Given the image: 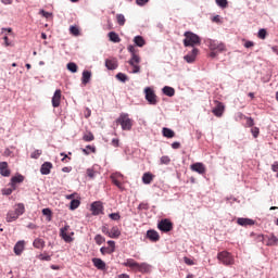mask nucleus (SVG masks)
Returning a JSON list of instances; mask_svg holds the SVG:
<instances>
[{
	"label": "nucleus",
	"mask_w": 278,
	"mask_h": 278,
	"mask_svg": "<svg viewBox=\"0 0 278 278\" xmlns=\"http://www.w3.org/2000/svg\"><path fill=\"white\" fill-rule=\"evenodd\" d=\"M268 35V33L266 31V29H264V28H262V29H260L258 30V38L261 39V40H266V36Z\"/></svg>",
	"instance_id": "45"
},
{
	"label": "nucleus",
	"mask_w": 278,
	"mask_h": 278,
	"mask_svg": "<svg viewBox=\"0 0 278 278\" xmlns=\"http://www.w3.org/2000/svg\"><path fill=\"white\" fill-rule=\"evenodd\" d=\"M62 101V90L56 89L52 97V106L60 108V102Z\"/></svg>",
	"instance_id": "13"
},
{
	"label": "nucleus",
	"mask_w": 278,
	"mask_h": 278,
	"mask_svg": "<svg viewBox=\"0 0 278 278\" xmlns=\"http://www.w3.org/2000/svg\"><path fill=\"white\" fill-rule=\"evenodd\" d=\"M153 181V174L151 173H144L142 176V182L146 184L147 186Z\"/></svg>",
	"instance_id": "32"
},
{
	"label": "nucleus",
	"mask_w": 278,
	"mask_h": 278,
	"mask_svg": "<svg viewBox=\"0 0 278 278\" xmlns=\"http://www.w3.org/2000/svg\"><path fill=\"white\" fill-rule=\"evenodd\" d=\"M206 45L211 51L208 54L210 58H217V55L223 53V51L226 49L225 43L214 39L206 40Z\"/></svg>",
	"instance_id": "1"
},
{
	"label": "nucleus",
	"mask_w": 278,
	"mask_h": 278,
	"mask_svg": "<svg viewBox=\"0 0 278 278\" xmlns=\"http://www.w3.org/2000/svg\"><path fill=\"white\" fill-rule=\"evenodd\" d=\"M137 210H140V211H142V210H149V204L142 202V203H140V204L138 205Z\"/></svg>",
	"instance_id": "59"
},
{
	"label": "nucleus",
	"mask_w": 278,
	"mask_h": 278,
	"mask_svg": "<svg viewBox=\"0 0 278 278\" xmlns=\"http://www.w3.org/2000/svg\"><path fill=\"white\" fill-rule=\"evenodd\" d=\"M87 177H89V179H94V177H97V172L92 168H87Z\"/></svg>",
	"instance_id": "46"
},
{
	"label": "nucleus",
	"mask_w": 278,
	"mask_h": 278,
	"mask_svg": "<svg viewBox=\"0 0 278 278\" xmlns=\"http://www.w3.org/2000/svg\"><path fill=\"white\" fill-rule=\"evenodd\" d=\"M109 218H111V220H118L121 218V214L119 213H111V214H109Z\"/></svg>",
	"instance_id": "55"
},
{
	"label": "nucleus",
	"mask_w": 278,
	"mask_h": 278,
	"mask_svg": "<svg viewBox=\"0 0 278 278\" xmlns=\"http://www.w3.org/2000/svg\"><path fill=\"white\" fill-rule=\"evenodd\" d=\"M244 225H249L250 227H252V225H255V220L250 219V218H244Z\"/></svg>",
	"instance_id": "61"
},
{
	"label": "nucleus",
	"mask_w": 278,
	"mask_h": 278,
	"mask_svg": "<svg viewBox=\"0 0 278 278\" xmlns=\"http://www.w3.org/2000/svg\"><path fill=\"white\" fill-rule=\"evenodd\" d=\"M161 164H170V157L168 155H164L161 157Z\"/></svg>",
	"instance_id": "56"
},
{
	"label": "nucleus",
	"mask_w": 278,
	"mask_h": 278,
	"mask_svg": "<svg viewBox=\"0 0 278 278\" xmlns=\"http://www.w3.org/2000/svg\"><path fill=\"white\" fill-rule=\"evenodd\" d=\"M271 170L274 173H278V161L274 162V164L271 165Z\"/></svg>",
	"instance_id": "64"
},
{
	"label": "nucleus",
	"mask_w": 278,
	"mask_h": 278,
	"mask_svg": "<svg viewBox=\"0 0 278 278\" xmlns=\"http://www.w3.org/2000/svg\"><path fill=\"white\" fill-rule=\"evenodd\" d=\"M51 168H53V163L51 162H45L40 167L41 175H50Z\"/></svg>",
	"instance_id": "17"
},
{
	"label": "nucleus",
	"mask_w": 278,
	"mask_h": 278,
	"mask_svg": "<svg viewBox=\"0 0 278 278\" xmlns=\"http://www.w3.org/2000/svg\"><path fill=\"white\" fill-rule=\"evenodd\" d=\"M108 36L111 42H121V37L116 34V31H110Z\"/></svg>",
	"instance_id": "27"
},
{
	"label": "nucleus",
	"mask_w": 278,
	"mask_h": 278,
	"mask_svg": "<svg viewBox=\"0 0 278 278\" xmlns=\"http://www.w3.org/2000/svg\"><path fill=\"white\" fill-rule=\"evenodd\" d=\"M90 151L91 153H97V148L94 146H87L83 149V153H85V155H90Z\"/></svg>",
	"instance_id": "38"
},
{
	"label": "nucleus",
	"mask_w": 278,
	"mask_h": 278,
	"mask_svg": "<svg viewBox=\"0 0 278 278\" xmlns=\"http://www.w3.org/2000/svg\"><path fill=\"white\" fill-rule=\"evenodd\" d=\"M242 118H244V114H242V112H237L235 114V121L240 122Z\"/></svg>",
	"instance_id": "57"
},
{
	"label": "nucleus",
	"mask_w": 278,
	"mask_h": 278,
	"mask_svg": "<svg viewBox=\"0 0 278 278\" xmlns=\"http://www.w3.org/2000/svg\"><path fill=\"white\" fill-rule=\"evenodd\" d=\"M185 264H187L188 266H194V261H192V258H188L185 257L184 258Z\"/></svg>",
	"instance_id": "60"
},
{
	"label": "nucleus",
	"mask_w": 278,
	"mask_h": 278,
	"mask_svg": "<svg viewBox=\"0 0 278 278\" xmlns=\"http://www.w3.org/2000/svg\"><path fill=\"white\" fill-rule=\"evenodd\" d=\"M70 31L71 34H73L74 36H79V28L77 26H71L70 27Z\"/></svg>",
	"instance_id": "52"
},
{
	"label": "nucleus",
	"mask_w": 278,
	"mask_h": 278,
	"mask_svg": "<svg viewBox=\"0 0 278 278\" xmlns=\"http://www.w3.org/2000/svg\"><path fill=\"white\" fill-rule=\"evenodd\" d=\"M162 132H163L164 138H175V131L170 128L164 127Z\"/></svg>",
	"instance_id": "29"
},
{
	"label": "nucleus",
	"mask_w": 278,
	"mask_h": 278,
	"mask_svg": "<svg viewBox=\"0 0 278 278\" xmlns=\"http://www.w3.org/2000/svg\"><path fill=\"white\" fill-rule=\"evenodd\" d=\"M134 42L137 47H142L143 45H147V42L144 41V38L140 35H137L135 38H134Z\"/></svg>",
	"instance_id": "33"
},
{
	"label": "nucleus",
	"mask_w": 278,
	"mask_h": 278,
	"mask_svg": "<svg viewBox=\"0 0 278 278\" xmlns=\"http://www.w3.org/2000/svg\"><path fill=\"white\" fill-rule=\"evenodd\" d=\"M90 79H92V72L85 70L83 72L81 84L86 86L87 84H90Z\"/></svg>",
	"instance_id": "20"
},
{
	"label": "nucleus",
	"mask_w": 278,
	"mask_h": 278,
	"mask_svg": "<svg viewBox=\"0 0 278 278\" xmlns=\"http://www.w3.org/2000/svg\"><path fill=\"white\" fill-rule=\"evenodd\" d=\"M70 228H71V226L65 225L63 228L60 229L61 238L64 240V242H67V243L73 242V237H71V235L66 233V231H68Z\"/></svg>",
	"instance_id": "10"
},
{
	"label": "nucleus",
	"mask_w": 278,
	"mask_h": 278,
	"mask_svg": "<svg viewBox=\"0 0 278 278\" xmlns=\"http://www.w3.org/2000/svg\"><path fill=\"white\" fill-rule=\"evenodd\" d=\"M35 249H42L45 247V241L41 238H37L33 242Z\"/></svg>",
	"instance_id": "35"
},
{
	"label": "nucleus",
	"mask_w": 278,
	"mask_h": 278,
	"mask_svg": "<svg viewBox=\"0 0 278 278\" xmlns=\"http://www.w3.org/2000/svg\"><path fill=\"white\" fill-rule=\"evenodd\" d=\"M83 140H85V142H92V140H94V135H92V132H89L83 137Z\"/></svg>",
	"instance_id": "47"
},
{
	"label": "nucleus",
	"mask_w": 278,
	"mask_h": 278,
	"mask_svg": "<svg viewBox=\"0 0 278 278\" xmlns=\"http://www.w3.org/2000/svg\"><path fill=\"white\" fill-rule=\"evenodd\" d=\"M91 262L98 270H105V263L103 262V260L93 257Z\"/></svg>",
	"instance_id": "21"
},
{
	"label": "nucleus",
	"mask_w": 278,
	"mask_h": 278,
	"mask_svg": "<svg viewBox=\"0 0 278 278\" xmlns=\"http://www.w3.org/2000/svg\"><path fill=\"white\" fill-rule=\"evenodd\" d=\"M131 66H132V73H134V74L140 73V65L134 64V65H131Z\"/></svg>",
	"instance_id": "63"
},
{
	"label": "nucleus",
	"mask_w": 278,
	"mask_h": 278,
	"mask_svg": "<svg viewBox=\"0 0 278 278\" xmlns=\"http://www.w3.org/2000/svg\"><path fill=\"white\" fill-rule=\"evenodd\" d=\"M257 238L260 242H264V240H266V247H277L278 244V238L275 235H269L266 237L258 235Z\"/></svg>",
	"instance_id": "6"
},
{
	"label": "nucleus",
	"mask_w": 278,
	"mask_h": 278,
	"mask_svg": "<svg viewBox=\"0 0 278 278\" xmlns=\"http://www.w3.org/2000/svg\"><path fill=\"white\" fill-rule=\"evenodd\" d=\"M79 205H81V201H79L77 199H73L70 202V210L73 212V211L77 210V207H79Z\"/></svg>",
	"instance_id": "34"
},
{
	"label": "nucleus",
	"mask_w": 278,
	"mask_h": 278,
	"mask_svg": "<svg viewBox=\"0 0 278 278\" xmlns=\"http://www.w3.org/2000/svg\"><path fill=\"white\" fill-rule=\"evenodd\" d=\"M123 266L136 270L138 267V262H136L134 258H128L126 262L123 263Z\"/></svg>",
	"instance_id": "23"
},
{
	"label": "nucleus",
	"mask_w": 278,
	"mask_h": 278,
	"mask_svg": "<svg viewBox=\"0 0 278 278\" xmlns=\"http://www.w3.org/2000/svg\"><path fill=\"white\" fill-rule=\"evenodd\" d=\"M111 181L112 184H114V186H116V188H118V190H121L123 192V190H125V187H123V184H121V181H118V179H116V175L112 174L111 175Z\"/></svg>",
	"instance_id": "25"
},
{
	"label": "nucleus",
	"mask_w": 278,
	"mask_h": 278,
	"mask_svg": "<svg viewBox=\"0 0 278 278\" xmlns=\"http://www.w3.org/2000/svg\"><path fill=\"white\" fill-rule=\"evenodd\" d=\"M116 20H117V24L118 25H121V26H123V25H125V22H126V20H125V15L124 14H117L116 15Z\"/></svg>",
	"instance_id": "41"
},
{
	"label": "nucleus",
	"mask_w": 278,
	"mask_h": 278,
	"mask_svg": "<svg viewBox=\"0 0 278 278\" xmlns=\"http://www.w3.org/2000/svg\"><path fill=\"white\" fill-rule=\"evenodd\" d=\"M101 231L104 233V236H110V228H108V225H103Z\"/></svg>",
	"instance_id": "58"
},
{
	"label": "nucleus",
	"mask_w": 278,
	"mask_h": 278,
	"mask_svg": "<svg viewBox=\"0 0 278 278\" xmlns=\"http://www.w3.org/2000/svg\"><path fill=\"white\" fill-rule=\"evenodd\" d=\"M190 168L193 173H198V175H205V165L203 163H193Z\"/></svg>",
	"instance_id": "12"
},
{
	"label": "nucleus",
	"mask_w": 278,
	"mask_h": 278,
	"mask_svg": "<svg viewBox=\"0 0 278 278\" xmlns=\"http://www.w3.org/2000/svg\"><path fill=\"white\" fill-rule=\"evenodd\" d=\"M138 273H151V265L149 263H137Z\"/></svg>",
	"instance_id": "18"
},
{
	"label": "nucleus",
	"mask_w": 278,
	"mask_h": 278,
	"mask_svg": "<svg viewBox=\"0 0 278 278\" xmlns=\"http://www.w3.org/2000/svg\"><path fill=\"white\" fill-rule=\"evenodd\" d=\"M184 36V47H192L194 49V47L201 45V37H199V35L188 30L185 31Z\"/></svg>",
	"instance_id": "2"
},
{
	"label": "nucleus",
	"mask_w": 278,
	"mask_h": 278,
	"mask_svg": "<svg viewBox=\"0 0 278 278\" xmlns=\"http://www.w3.org/2000/svg\"><path fill=\"white\" fill-rule=\"evenodd\" d=\"M23 251H25V241H17L14 245L15 255H22Z\"/></svg>",
	"instance_id": "19"
},
{
	"label": "nucleus",
	"mask_w": 278,
	"mask_h": 278,
	"mask_svg": "<svg viewBox=\"0 0 278 278\" xmlns=\"http://www.w3.org/2000/svg\"><path fill=\"white\" fill-rule=\"evenodd\" d=\"M39 14H41V16H43V18H51V16H53L52 13H49V12H47L45 10H40Z\"/></svg>",
	"instance_id": "53"
},
{
	"label": "nucleus",
	"mask_w": 278,
	"mask_h": 278,
	"mask_svg": "<svg viewBox=\"0 0 278 278\" xmlns=\"http://www.w3.org/2000/svg\"><path fill=\"white\" fill-rule=\"evenodd\" d=\"M109 238H121V229H118V226H113L111 230H109Z\"/></svg>",
	"instance_id": "22"
},
{
	"label": "nucleus",
	"mask_w": 278,
	"mask_h": 278,
	"mask_svg": "<svg viewBox=\"0 0 278 278\" xmlns=\"http://www.w3.org/2000/svg\"><path fill=\"white\" fill-rule=\"evenodd\" d=\"M147 238L151 242H159L160 241V233L156 230L150 229L147 231Z\"/></svg>",
	"instance_id": "16"
},
{
	"label": "nucleus",
	"mask_w": 278,
	"mask_h": 278,
	"mask_svg": "<svg viewBox=\"0 0 278 278\" xmlns=\"http://www.w3.org/2000/svg\"><path fill=\"white\" fill-rule=\"evenodd\" d=\"M128 64L130 66H134V64H140V56H138V54H131V59L128 61Z\"/></svg>",
	"instance_id": "37"
},
{
	"label": "nucleus",
	"mask_w": 278,
	"mask_h": 278,
	"mask_svg": "<svg viewBox=\"0 0 278 278\" xmlns=\"http://www.w3.org/2000/svg\"><path fill=\"white\" fill-rule=\"evenodd\" d=\"M66 68L70 71V73H77L78 71V66L75 62L67 63Z\"/></svg>",
	"instance_id": "36"
},
{
	"label": "nucleus",
	"mask_w": 278,
	"mask_h": 278,
	"mask_svg": "<svg viewBox=\"0 0 278 278\" xmlns=\"http://www.w3.org/2000/svg\"><path fill=\"white\" fill-rule=\"evenodd\" d=\"M217 260L225 266H231V264H233V256H231L229 252H219L217 254Z\"/></svg>",
	"instance_id": "5"
},
{
	"label": "nucleus",
	"mask_w": 278,
	"mask_h": 278,
	"mask_svg": "<svg viewBox=\"0 0 278 278\" xmlns=\"http://www.w3.org/2000/svg\"><path fill=\"white\" fill-rule=\"evenodd\" d=\"M250 131H251L253 138H258V136H260V128L258 127L252 126Z\"/></svg>",
	"instance_id": "44"
},
{
	"label": "nucleus",
	"mask_w": 278,
	"mask_h": 278,
	"mask_svg": "<svg viewBox=\"0 0 278 278\" xmlns=\"http://www.w3.org/2000/svg\"><path fill=\"white\" fill-rule=\"evenodd\" d=\"M94 242L96 244H98L99 247H101V244L103 242H105V237L101 236V235H96L94 237Z\"/></svg>",
	"instance_id": "40"
},
{
	"label": "nucleus",
	"mask_w": 278,
	"mask_h": 278,
	"mask_svg": "<svg viewBox=\"0 0 278 278\" xmlns=\"http://www.w3.org/2000/svg\"><path fill=\"white\" fill-rule=\"evenodd\" d=\"M42 214H43V216H47V218H48V220H51V216H52V214H53V212L51 211V208H42Z\"/></svg>",
	"instance_id": "42"
},
{
	"label": "nucleus",
	"mask_w": 278,
	"mask_h": 278,
	"mask_svg": "<svg viewBox=\"0 0 278 278\" xmlns=\"http://www.w3.org/2000/svg\"><path fill=\"white\" fill-rule=\"evenodd\" d=\"M90 210H91L92 216H99L100 214H103V202L96 201L91 203Z\"/></svg>",
	"instance_id": "8"
},
{
	"label": "nucleus",
	"mask_w": 278,
	"mask_h": 278,
	"mask_svg": "<svg viewBox=\"0 0 278 278\" xmlns=\"http://www.w3.org/2000/svg\"><path fill=\"white\" fill-rule=\"evenodd\" d=\"M105 67L108 71H116L118 68V61L116 59H106Z\"/></svg>",
	"instance_id": "14"
},
{
	"label": "nucleus",
	"mask_w": 278,
	"mask_h": 278,
	"mask_svg": "<svg viewBox=\"0 0 278 278\" xmlns=\"http://www.w3.org/2000/svg\"><path fill=\"white\" fill-rule=\"evenodd\" d=\"M40 155H42V150H35L31 154L30 157L33 160H38V157H40Z\"/></svg>",
	"instance_id": "48"
},
{
	"label": "nucleus",
	"mask_w": 278,
	"mask_h": 278,
	"mask_svg": "<svg viewBox=\"0 0 278 278\" xmlns=\"http://www.w3.org/2000/svg\"><path fill=\"white\" fill-rule=\"evenodd\" d=\"M245 125L247 127H255V122L251 117H245Z\"/></svg>",
	"instance_id": "50"
},
{
	"label": "nucleus",
	"mask_w": 278,
	"mask_h": 278,
	"mask_svg": "<svg viewBox=\"0 0 278 278\" xmlns=\"http://www.w3.org/2000/svg\"><path fill=\"white\" fill-rule=\"evenodd\" d=\"M11 173L10 168H8V162H0V175L2 177H10Z\"/></svg>",
	"instance_id": "15"
},
{
	"label": "nucleus",
	"mask_w": 278,
	"mask_h": 278,
	"mask_svg": "<svg viewBox=\"0 0 278 278\" xmlns=\"http://www.w3.org/2000/svg\"><path fill=\"white\" fill-rule=\"evenodd\" d=\"M215 3L218 5V8H222V10H225L229 5V1L227 0H215Z\"/></svg>",
	"instance_id": "39"
},
{
	"label": "nucleus",
	"mask_w": 278,
	"mask_h": 278,
	"mask_svg": "<svg viewBox=\"0 0 278 278\" xmlns=\"http://www.w3.org/2000/svg\"><path fill=\"white\" fill-rule=\"evenodd\" d=\"M100 253L102 254V255H112V253H114V250H110V248H105V247H102L101 249H100Z\"/></svg>",
	"instance_id": "43"
},
{
	"label": "nucleus",
	"mask_w": 278,
	"mask_h": 278,
	"mask_svg": "<svg viewBox=\"0 0 278 278\" xmlns=\"http://www.w3.org/2000/svg\"><path fill=\"white\" fill-rule=\"evenodd\" d=\"M18 215L14 211H9L7 214V223H14L17 220Z\"/></svg>",
	"instance_id": "26"
},
{
	"label": "nucleus",
	"mask_w": 278,
	"mask_h": 278,
	"mask_svg": "<svg viewBox=\"0 0 278 278\" xmlns=\"http://www.w3.org/2000/svg\"><path fill=\"white\" fill-rule=\"evenodd\" d=\"M39 260L42 262H51V255L49 254H39Z\"/></svg>",
	"instance_id": "49"
},
{
	"label": "nucleus",
	"mask_w": 278,
	"mask_h": 278,
	"mask_svg": "<svg viewBox=\"0 0 278 278\" xmlns=\"http://www.w3.org/2000/svg\"><path fill=\"white\" fill-rule=\"evenodd\" d=\"M214 116H217V118H220L223 114H225V104L223 102L217 101L216 106L212 110Z\"/></svg>",
	"instance_id": "11"
},
{
	"label": "nucleus",
	"mask_w": 278,
	"mask_h": 278,
	"mask_svg": "<svg viewBox=\"0 0 278 278\" xmlns=\"http://www.w3.org/2000/svg\"><path fill=\"white\" fill-rule=\"evenodd\" d=\"M11 181L12 184H23V181H25V176H23L22 174H16L11 178Z\"/></svg>",
	"instance_id": "30"
},
{
	"label": "nucleus",
	"mask_w": 278,
	"mask_h": 278,
	"mask_svg": "<svg viewBox=\"0 0 278 278\" xmlns=\"http://www.w3.org/2000/svg\"><path fill=\"white\" fill-rule=\"evenodd\" d=\"M157 228L160 231H163V233H168V231H173V222H170L168 218L162 219L157 224Z\"/></svg>",
	"instance_id": "7"
},
{
	"label": "nucleus",
	"mask_w": 278,
	"mask_h": 278,
	"mask_svg": "<svg viewBox=\"0 0 278 278\" xmlns=\"http://www.w3.org/2000/svg\"><path fill=\"white\" fill-rule=\"evenodd\" d=\"M13 212L17 215V217L23 216L25 214V204L18 203L15 211Z\"/></svg>",
	"instance_id": "28"
},
{
	"label": "nucleus",
	"mask_w": 278,
	"mask_h": 278,
	"mask_svg": "<svg viewBox=\"0 0 278 278\" xmlns=\"http://www.w3.org/2000/svg\"><path fill=\"white\" fill-rule=\"evenodd\" d=\"M116 123L121 125L123 131H131V127H134V122L129 118V114L121 113L119 117L116 119Z\"/></svg>",
	"instance_id": "3"
},
{
	"label": "nucleus",
	"mask_w": 278,
	"mask_h": 278,
	"mask_svg": "<svg viewBox=\"0 0 278 278\" xmlns=\"http://www.w3.org/2000/svg\"><path fill=\"white\" fill-rule=\"evenodd\" d=\"M162 92L166 97H175V88H173V87L165 86V87H163Z\"/></svg>",
	"instance_id": "24"
},
{
	"label": "nucleus",
	"mask_w": 278,
	"mask_h": 278,
	"mask_svg": "<svg viewBox=\"0 0 278 278\" xmlns=\"http://www.w3.org/2000/svg\"><path fill=\"white\" fill-rule=\"evenodd\" d=\"M197 55H199V49L193 48L187 55L184 56V60L187 64H192L197 60Z\"/></svg>",
	"instance_id": "9"
},
{
	"label": "nucleus",
	"mask_w": 278,
	"mask_h": 278,
	"mask_svg": "<svg viewBox=\"0 0 278 278\" xmlns=\"http://www.w3.org/2000/svg\"><path fill=\"white\" fill-rule=\"evenodd\" d=\"M115 78L118 81H122V84H125L126 81H129V77L127 76V74L121 73V72L115 75Z\"/></svg>",
	"instance_id": "31"
},
{
	"label": "nucleus",
	"mask_w": 278,
	"mask_h": 278,
	"mask_svg": "<svg viewBox=\"0 0 278 278\" xmlns=\"http://www.w3.org/2000/svg\"><path fill=\"white\" fill-rule=\"evenodd\" d=\"M14 192V189H11V188H4L2 189V194L4 197H10V194H12Z\"/></svg>",
	"instance_id": "51"
},
{
	"label": "nucleus",
	"mask_w": 278,
	"mask_h": 278,
	"mask_svg": "<svg viewBox=\"0 0 278 278\" xmlns=\"http://www.w3.org/2000/svg\"><path fill=\"white\" fill-rule=\"evenodd\" d=\"M108 244L110 247V251H113L114 253V251H116V242L114 240H109Z\"/></svg>",
	"instance_id": "54"
},
{
	"label": "nucleus",
	"mask_w": 278,
	"mask_h": 278,
	"mask_svg": "<svg viewBox=\"0 0 278 278\" xmlns=\"http://www.w3.org/2000/svg\"><path fill=\"white\" fill-rule=\"evenodd\" d=\"M146 101H148L149 105H157V96L155 91L151 87L144 88Z\"/></svg>",
	"instance_id": "4"
},
{
	"label": "nucleus",
	"mask_w": 278,
	"mask_h": 278,
	"mask_svg": "<svg viewBox=\"0 0 278 278\" xmlns=\"http://www.w3.org/2000/svg\"><path fill=\"white\" fill-rule=\"evenodd\" d=\"M149 0H136V3H137V5H139L140 8H142L143 5H147V2H148Z\"/></svg>",
	"instance_id": "62"
}]
</instances>
